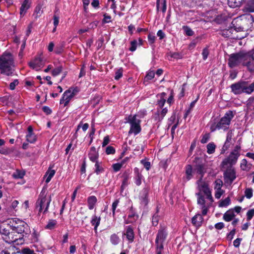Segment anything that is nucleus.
<instances>
[{"mask_svg": "<svg viewBox=\"0 0 254 254\" xmlns=\"http://www.w3.org/2000/svg\"><path fill=\"white\" fill-rule=\"evenodd\" d=\"M11 229V226L1 225L0 226V233L3 237L6 236Z\"/></svg>", "mask_w": 254, "mask_h": 254, "instance_id": "393cba45", "label": "nucleus"}, {"mask_svg": "<svg viewBox=\"0 0 254 254\" xmlns=\"http://www.w3.org/2000/svg\"><path fill=\"white\" fill-rule=\"evenodd\" d=\"M142 175L139 173H137L135 180V183L137 186H139L141 184Z\"/></svg>", "mask_w": 254, "mask_h": 254, "instance_id": "6e6d98bb", "label": "nucleus"}, {"mask_svg": "<svg viewBox=\"0 0 254 254\" xmlns=\"http://www.w3.org/2000/svg\"><path fill=\"white\" fill-rule=\"evenodd\" d=\"M197 184L198 185V189L199 190V192H203L205 194L210 191L208 184L206 182L202 181V179H199L197 181Z\"/></svg>", "mask_w": 254, "mask_h": 254, "instance_id": "a211bd4d", "label": "nucleus"}, {"mask_svg": "<svg viewBox=\"0 0 254 254\" xmlns=\"http://www.w3.org/2000/svg\"><path fill=\"white\" fill-rule=\"evenodd\" d=\"M45 62L41 56L35 57V59L28 63L29 66L36 71L40 70L44 65Z\"/></svg>", "mask_w": 254, "mask_h": 254, "instance_id": "9b49d317", "label": "nucleus"}, {"mask_svg": "<svg viewBox=\"0 0 254 254\" xmlns=\"http://www.w3.org/2000/svg\"><path fill=\"white\" fill-rule=\"evenodd\" d=\"M216 145L214 143H209L207 145V153L209 154H212L215 152Z\"/></svg>", "mask_w": 254, "mask_h": 254, "instance_id": "e433bc0d", "label": "nucleus"}, {"mask_svg": "<svg viewBox=\"0 0 254 254\" xmlns=\"http://www.w3.org/2000/svg\"><path fill=\"white\" fill-rule=\"evenodd\" d=\"M166 94L164 92L161 93L160 95V99L158 101V105L160 108H162L166 102V100L164 99L165 96Z\"/></svg>", "mask_w": 254, "mask_h": 254, "instance_id": "c9c22d12", "label": "nucleus"}, {"mask_svg": "<svg viewBox=\"0 0 254 254\" xmlns=\"http://www.w3.org/2000/svg\"><path fill=\"white\" fill-rule=\"evenodd\" d=\"M241 168L243 170H247L250 168L247 164V161L246 159H243L241 163Z\"/></svg>", "mask_w": 254, "mask_h": 254, "instance_id": "3c124183", "label": "nucleus"}, {"mask_svg": "<svg viewBox=\"0 0 254 254\" xmlns=\"http://www.w3.org/2000/svg\"><path fill=\"white\" fill-rule=\"evenodd\" d=\"M223 185V182L220 179H217L215 181L214 189L216 190H222L221 188Z\"/></svg>", "mask_w": 254, "mask_h": 254, "instance_id": "c03bdc74", "label": "nucleus"}, {"mask_svg": "<svg viewBox=\"0 0 254 254\" xmlns=\"http://www.w3.org/2000/svg\"><path fill=\"white\" fill-rule=\"evenodd\" d=\"M57 224V221L56 220L50 219L45 226V228L49 230H52L55 228Z\"/></svg>", "mask_w": 254, "mask_h": 254, "instance_id": "7c9ffc66", "label": "nucleus"}, {"mask_svg": "<svg viewBox=\"0 0 254 254\" xmlns=\"http://www.w3.org/2000/svg\"><path fill=\"white\" fill-rule=\"evenodd\" d=\"M209 138H210V134L208 133H205L203 135L200 141L202 143H203V144L205 143L208 141V140L209 139Z\"/></svg>", "mask_w": 254, "mask_h": 254, "instance_id": "13d9d810", "label": "nucleus"}, {"mask_svg": "<svg viewBox=\"0 0 254 254\" xmlns=\"http://www.w3.org/2000/svg\"><path fill=\"white\" fill-rule=\"evenodd\" d=\"M63 69V67L62 65H59V66L55 67L52 71V74L54 76H56L60 74V73L62 71Z\"/></svg>", "mask_w": 254, "mask_h": 254, "instance_id": "473e14b6", "label": "nucleus"}, {"mask_svg": "<svg viewBox=\"0 0 254 254\" xmlns=\"http://www.w3.org/2000/svg\"><path fill=\"white\" fill-rule=\"evenodd\" d=\"M160 8L163 12H165L167 8L166 0H162L161 1L157 0V9L158 10Z\"/></svg>", "mask_w": 254, "mask_h": 254, "instance_id": "cd10ccee", "label": "nucleus"}, {"mask_svg": "<svg viewBox=\"0 0 254 254\" xmlns=\"http://www.w3.org/2000/svg\"><path fill=\"white\" fill-rule=\"evenodd\" d=\"M103 168L100 166V163L97 161L95 162V172L97 174H99L103 172Z\"/></svg>", "mask_w": 254, "mask_h": 254, "instance_id": "a19ab883", "label": "nucleus"}, {"mask_svg": "<svg viewBox=\"0 0 254 254\" xmlns=\"http://www.w3.org/2000/svg\"><path fill=\"white\" fill-rule=\"evenodd\" d=\"M14 232H9L6 236L3 237V240L8 243H13L16 245H22L24 243L25 240L23 237H21V236H19L18 237L17 235H14Z\"/></svg>", "mask_w": 254, "mask_h": 254, "instance_id": "6e6552de", "label": "nucleus"}, {"mask_svg": "<svg viewBox=\"0 0 254 254\" xmlns=\"http://www.w3.org/2000/svg\"><path fill=\"white\" fill-rule=\"evenodd\" d=\"M234 116V115L233 112L232 111H229L217 124H214L211 125L210 127L211 131H214L216 129H223L225 130L228 129L230 122Z\"/></svg>", "mask_w": 254, "mask_h": 254, "instance_id": "7ed1b4c3", "label": "nucleus"}, {"mask_svg": "<svg viewBox=\"0 0 254 254\" xmlns=\"http://www.w3.org/2000/svg\"><path fill=\"white\" fill-rule=\"evenodd\" d=\"M235 216L234 210L230 209L224 214L223 219L225 221L229 222L232 220Z\"/></svg>", "mask_w": 254, "mask_h": 254, "instance_id": "b1692460", "label": "nucleus"}, {"mask_svg": "<svg viewBox=\"0 0 254 254\" xmlns=\"http://www.w3.org/2000/svg\"><path fill=\"white\" fill-rule=\"evenodd\" d=\"M97 201V198L94 195H91L87 198L88 207L91 210L94 208Z\"/></svg>", "mask_w": 254, "mask_h": 254, "instance_id": "412c9836", "label": "nucleus"}, {"mask_svg": "<svg viewBox=\"0 0 254 254\" xmlns=\"http://www.w3.org/2000/svg\"><path fill=\"white\" fill-rule=\"evenodd\" d=\"M246 52L241 51L238 53L232 54L229 55L228 59V65L233 68L243 64V61L246 56Z\"/></svg>", "mask_w": 254, "mask_h": 254, "instance_id": "0eeeda50", "label": "nucleus"}, {"mask_svg": "<svg viewBox=\"0 0 254 254\" xmlns=\"http://www.w3.org/2000/svg\"><path fill=\"white\" fill-rule=\"evenodd\" d=\"M26 139V141L30 143H34L37 141V136L33 132V127L31 126H29L27 128Z\"/></svg>", "mask_w": 254, "mask_h": 254, "instance_id": "2eb2a0df", "label": "nucleus"}, {"mask_svg": "<svg viewBox=\"0 0 254 254\" xmlns=\"http://www.w3.org/2000/svg\"><path fill=\"white\" fill-rule=\"evenodd\" d=\"M140 197L142 198V201L144 203V204H147V201H146V197L147 196V195H148V191L146 189H143L141 193H140Z\"/></svg>", "mask_w": 254, "mask_h": 254, "instance_id": "79ce46f5", "label": "nucleus"}, {"mask_svg": "<svg viewBox=\"0 0 254 254\" xmlns=\"http://www.w3.org/2000/svg\"><path fill=\"white\" fill-rule=\"evenodd\" d=\"M183 28L187 35L190 36L193 35V31L190 27L188 26H184Z\"/></svg>", "mask_w": 254, "mask_h": 254, "instance_id": "864d4df0", "label": "nucleus"}, {"mask_svg": "<svg viewBox=\"0 0 254 254\" xmlns=\"http://www.w3.org/2000/svg\"><path fill=\"white\" fill-rule=\"evenodd\" d=\"M89 158L93 162L97 161L98 154L97 152H89L88 154Z\"/></svg>", "mask_w": 254, "mask_h": 254, "instance_id": "f704fd0d", "label": "nucleus"}, {"mask_svg": "<svg viewBox=\"0 0 254 254\" xmlns=\"http://www.w3.org/2000/svg\"><path fill=\"white\" fill-rule=\"evenodd\" d=\"M130 44L131 46L129 48V50L132 52L134 51L136 49V41L135 40L132 41L131 42Z\"/></svg>", "mask_w": 254, "mask_h": 254, "instance_id": "0e129e2a", "label": "nucleus"}, {"mask_svg": "<svg viewBox=\"0 0 254 254\" xmlns=\"http://www.w3.org/2000/svg\"><path fill=\"white\" fill-rule=\"evenodd\" d=\"M68 90H70L71 93L72 94V96H74L77 94L80 91V89L78 87H70Z\"/></svg>", "mask_w": 254, "mask_h": 254, "instance_id": "603ef678", "label": "nucleus"}, {"mask_svg": "<svg viewBox=\"0 0 254 254\" xmlns=\"http://www.w3.org/2000/svg\"><path fill=\"white\" fill-rule=\"evenodd\" d=\"M12 231H15L18 234H20L21 237H27L30 232L28 225L22 220L17 219L15 220V224L11 226Z\"/></svg>", "mask_w": 254, "mask_h": 254, "instance_id": "423d86ee", "label": "nucleus"}, {"mask_svg": "<svg viewBox=\"0 0 254 254\" xmlns=\"http://www.w3.org/2000/svg\"><path fill=\"white\" fill-rule=\"evenodd\" d=\"M159 217L157 214H154L152 217V224L154 226H156L158 223Z\"/></svg>", "mask_w": 254, "mask_h": 254, "instance_id": "e2e57ef3", "label": "nucleus"}, {"mask_svg": "<svg viewBox=\"0 0 254 254\" xmlns=\"http://www.w3.org/2000/svg\"><path fill=\"white\" fill-rule=\"evenodd\" d=\"M253 189L252 188H247L245 190V195L248 198L250 199L253 196Z\"/></svg>", "mask_w": 254, "mask_h": 254, "instance_id": "a18cd8bd", "label": "nucleus"}, {"mask_svg": "<svg viewBox=\"0 0 254 254\" xmlns=\"http://www.w3.org/2000/svg\"><path fill=\"white\" fill-rule=\"evenodd\" d=\"M167 232L165 227H161L158 230L155 242L156 254H163L164 242L166 239Z\"/></svg>", "mask_w": 254, "mask_h": 254, "instance_id": "20e7f679", "label": "nucleus"}, {"mask_svg": "<svg viewBox=\"0 0 254 254\" xmlns=\"http://www.w3.org/2000/svg\"><path fill=\"white\" fill-rule=\"evenodd\" d=\"M247 106L250 110L254 109V95L249 98L247 101Z\"/></svg>", "mask_w": 254, "mask_h": 254, "instance_id": "72a5a7b5", "label": "nucleus"}, {"mask_svg": "<svg viewBox=\"0 0 254 254\" xmlns=\"http://www.w3.org/2000/svg\"><path fill=\"white\" fill-rule=\"evenodd\" d=\"M196 194L198 196V198H197L198 204L201 205L202 206H205V201L204 200V196L201 194L200 192H198Z\"/></svg>", "mask_w": 254, "mask_h": 254, "instance_id": "ea45409f", "label": "nucleus"}, {"mask_svg": "<svg viewBox=\"0 0 254 254\" xmlns=\"http://www.w3.org/2000/svg\"><path fill=\"white\" fill-rule=\"evenodd\" d=\"M155 73L153 71H149L144 78V81H148L149 80L153 79L154 77Z\"/></svg>", "mask_w": 254, "mask_h": 254, "instance_id": "09e8293b", "label": "nucleus"}, {"mask_svg": "<svg viewBox=\"0 0 254 254\" xmlns=\"http://www.w3.org/2000/svg\"><path fill=\"white\" fill-rule=\"evenodd\" d=\"M224 191L222 190H216L215 196L216 198L219 199L223 193Z\"/></svg>", "mask_w": 254, "mask_h": 254, "instance_id": "774afa93", "label": "nucleus"}, {"mask_svg": "<svg viewBox=\"0 0 254 254\" xmlns=\"http://www.w3.org/2000/svg\"><path fill=\"white\" fill-rule=\"evenodd\" d=\"M42 110L47 115H50L52 112V110L49 107L46 106L43 107Z\"/></svg>", "mask_w": 254, "mask_h": 254, "instance_id": "69168bd1", "label": "nucleus"}, {"mask_svg": "<svg viewBox=\"0 0 254 254\" xmlns=\"http://www.w3.org/2000/svg\"><path fill=\"white\" fill-rule=\"evenodd\" d=\"M186 175L188 181L192 178V168L190 165H188L186 167Z\"/></svg>", "mask_w": 254, "mask_h": 254, "instance_id": "c85d7f7f", "label": "nucleus"}, {"mask_svg": "<svg viewBox=\"0 0 254 254\" xmlns=\"http://www.w3.org/2000/svg\"><path fill=\"white\" fill-rule=\"evenodd\" d=\"M254 216V209L249 210L247 213V220H251Z\"/></svg>", "mask_w": 254, "mask_h": 254, "instance_id": "5fc2aeb1", "label": "nucleus"}, {"mask_svg": "<svg viewBox=\"0 0 254 254\" xmlns=\"http://www.w3.org/2000/svg\"><path fill=\"white\" fill-rule=\"evenodd\" d=\"M120 241L119 237L116 235H112V244L116 245Z\"/></svg>", "mask_w": 254, "mask_h": 254, "instance_id": "338daca9", "label": "nucleus"}, {"mask_svg": "<svg viewBox=\"0 0 254 254\" xmlns=\"http://www.w3.org/2000/svg\"><path fill=\"white\" fill-rule=\"evenodd\" d=\"M236 30H238L236 28H233V27H231L228 29L224 30L222 31V35L224 37L234 39H241L245 37L244 36H240L238 34H236Z\"/></svg>", "mask_w": 254, "mask_h": 254, "instance_id": "f8f14e48", "label": "nucleus"}, {"mask_svg": "<svg viewBox=\"0 0 254 254\" xmlns=\"http://www.w3.org/2000/svg\"><path fill=\"white\" fill-rule=\"evenodd\" d=\"M230 203V199L229 197L226 198L225 199L222 200L219 204V207H225L228 206Z\"/></svg>", "mask_w": 254, "mask_h": 254, "instance_id": "49530a36", "label": "nucleus"}, {"mask_svg": "<svg viewBox=\"0 0 254 254\" xmlns=\"http://www.w3.org/2000/svg\"><path fill=\"white\" fill-rule=\"evenodd\" d=\"M236 178L235 171L233 169H228L224 173V178L226 183L232 184Z\"/></svg>", "mask_w": 254, "mask_h": 254, "instance_id": "dca6fc26", "label": "nucleus"}, {"mask_svg": "<svg viewBox=\"0 0 254 254\" xmlns=\"http://www.w3.org/2000/svg\"><path fill=\"white\" fill-rule=\"evenodd\" d=\"M29 7L30 4L29 3V0H24L20 8V16H24Z\"/></svg>", "mask_w": 254, "mask_h": 254, "instance_id": "aec40b11", "label": "nucleus"}, {"mask_svg": "<svg viewBox=\"0 0 254 254\" xmlns=\"http://www.w3.org/2000/svg\"><path fill=\"white\" fill-rule=\"evenodd\" d=\"M55 173H56L55 170H50V169H48V170L46 172L47 177L46 179V182L47 183H49L51 180L52 178L53 177V176L55 174Z\"/></svg>", "mask_w": 254, "mask_h": 254, "instance_id": "2f4dec72", "label": "nucleus"}, {"mask_svg": "<svg viewBox=\"0 0 254 254\" xmlns=\"http://www.w3.org/2000/svg\"><path fill=\"white\" fill-rule=\"evenodd\" d=\"M194 171L200 175L199 179H202L205 173L204 164L201 162H196L194 166Z\"/></svg>", "mask_w": 254, "mask_h": 254, "instance_id": "f3484780", "label": "nucleus"}, {"mask_svg": "<svg viewBox=\"0 0 254 254\" xmlns=\"http://www.w3.org/2000/svg\"><path fill=\"white\" fill-rule=\"evenodd\" d=\"M167 112L168 110L166 108L163 109L160 113L158 111L157 113L154 115V118L155 120L158 121H161L166 115Z\"/></svg>", "mask_w": 254, "mask_h": 254, "instance_id": "5701e85b", "label": "nucleus"}, {"mask_svg": "<svg viewBox=\"0 0 254 254\" xmlns=\"http://www.w3.org/2000/svg\"><path fill=\"white\" fill-rule=\"evenodd\" d=\"M42 13V11L41 10V7L40 5H37L35 7L34 12L33 14V16H34L35 18L37 19L38 17H40Z\"/></svg>", "mask_w": 254, "mask_h": 254, "instance_id": "58836bf2", "label": "nucleus"}, {"mask_svg": "<svg viewBox=\"0 0 254 254\" xmlns=\"http://www.w3.org/2000/svg\"><path fill=\"white\" fill-rule=\"evenodd\" d=\"M141 163L144 166L147 170H149L150 168V163L145 160H142Z\"/></svg>", "mask_w": 254, "mask_h": 254, "instance_id": "052dcab7", "label": "nucleus"}, {"mask_svg": "<svg viewBox=\"0 0 254 254\" xmlns=\"http://www.w3.org/2000/svg\"><path fill=\"white\" fill-rule=\"evenodd\" d=\"M115 79L118 80L123 76V68L121 67L118 69H115Z\"/></svg>", "mask_w": 254, "mask_h": 254, "instance_id": "4c0bfd02", "label": "nucleus"}, {"mask_svg": "<svg viewBox=\"0 0 254 254\" xmlns=\"http://www.w3.org/2000/svg\"><path fill=\"white\" fill-rule=\"evenodd\" d=\"M232 139V133L228 132L227 134L226 140L223 147L224 150H226L231 145Z\"/></svg>", "mask_w": 254, "mask_h": 254, "instance_id": "4be33fe9", "label": "nucleus"}, {"mask_svg": "<svg viewBox=\"0 0 254 254\" xmlns=\"http://www.w3.org/2000/svg\"><path fill=\"white\" fill-rule=\"evenodd\" d=\"M72 94L70 92V90H66L62 98L60 99V103L61 104H64V107L67 106L70 100L73 97Z\"/></svg>", "mask_w": 254, "mask_h": 254, "instance_id": "4468645a", "label": "nucleus"}, {"mask_svg": "<svg viewBox=\"0 0 254 254\" xmlns=\"http://www.w3.org/2000/svg\"><path fill=\"white\" fill-rule=\"evenodd\" d=\"M126 235L127 240L129 242H132L133 241L134 235L133 229L131 227L129 226L127 227L126 231Z\"/></svg>", "mask_w": 254, "mask_h": 254, "instance_id": "a878e982", "label": "nucleus"}, {"mask_svg": "<svg viewBox=\"0 0 254 254\" xmlns=\"http://www.w3.org/2000/svg\"><path fill=\"white\" fill-rule=\"evenodd\" d=\"M86 167V159L84 158L83 161V162L82 163L81 168H80V172H81V174L85 173Z\"/></svg>", "mask_w": 254, "mask_h": 254, "instance_id": "bf43d9fd", "label": "nucleus"}, {"mask_svg": "<svg viewBox=\"0 0 254 254\" xmlns=\"http://www.w3.org/2000/svg\"><path fill=\"white\" fill-rule=\"evenodd\" d=\"M236 233V230L235 229H233L228 235L227 236V239L231 241L234 237V236L235 235Z\"/></svg>", "mask_w": 254, "mask_h": 254, "instance_id": "680f3d73", "label": "nucleus"}, {"mask_svg": "<svg viewBox=\"0 0 254 254\" xmlns=\"http://www.w3.org/2000/svg\"><path fill=\"white\" fill-rule=\"evenodd\" d=\"M125 160H122L120 163H118L113 164L112 167L113 168L114 170L116 172L119 171L122 167L123 165L125 164Z\"/></svg>", "mask_w": 254, "mask_h": 254, "instance_id": "37998d69", "label": "nucleus"}, {"mask_svg": "<svg viewBox=\"0 0 254 254\" xmlns=\"http://www.w3.org/2000/svg\"><path fill=\"white\" fill-rule=\"evenodd\" d=\"M203 218L200 214H196L191 219V223L196 227H200L202 223Z\"/></svg>", "mask_w": 254, "mask_h": 254, "instance_id": "6ab92c4d", "label": "nucleus"}, {"mask_svg": "<svg viewBox=\"0 0 254 254\" xmlns=\"http://www.w3.org/2000/svg\"><path fill=\"white\" fill-rule=\"evenodd\" d=\"M19 81L18 79H14L13 82L9 84V89L11 90L15 89V87L18 84Z\"/></svg>", "mask_w": 254, "mask_h": 254, "instance_id": "4d7b16f0", "label": "nucleus"}, {"mask_svg": "<svg viewBox=\"0 0 254 254\" xmlns=\"http://www.w3.org/2000/svg\"><path fill=\"white\" fill-rule=\"evenodd\" d=\"M232 92L235 95L245 93L250 94L254 91V82L250 83L248 81L241 80L231 84Z\"/></svg>", "mask_w": 254, "mask_h": 254, "instance_id": "f03ea898", "label": "nucleus"}, {"mask_svg": "<svg viewBox=\"0 0 254 254\" xmlns=\"http://www.w3.org/2000/svg\"><path fill=\"white\" fill-rule=\"evenodd\" d=\"M240 154H237L232 152L229 157L223 161L222 165L224 166L228 164L231 165L235 164Z\"/></svg>", "mask_w": 254, "mask_h": 254, "instance_id": "ddd939ff", "label": "nucleus"}, {"mask_svg": "<svg viewBox=\"0 0 254 254\" xmlns=\"http://www.w3.org/2000/svg\"><path fill=\"white\" fill-rule=\"evenodd\" d=\"M14 60L11 54L4 53L0 57V72L9 76L13 74Z\"/></svg>", "mask_w": 254, "mask_h": 254, "instance_id": "f257e3e1", "label": "nucleus"}, {"mask_svg": "<svg viewBox=\"0 0 254 254\" xmlns=\"http://www.w3.org/2000/svg\"><path fill=\"white\" fill-rule=\"evenodd\" d=\"M128 122L130 124L129 133H134L135 134H136L140 132L141 130L139 125L140 120L136 119V116H129Z\"/></svg>", "mask_w": 254, "mask_h": 254, "instance_id": "1a4fd4ad", "label": "nucleus"}, {"mask_svg": "<svg viewBox=\"0 0 254 254\" xmlns=\"http://www.w3.org/2000/svg\"><path fill=\"white\" fill-rule=\"evenodd\" d=\"M245 9L246 11L254 12V0H250L246 3Z\"/></svg>", "mask_w": 254, "mask_h": 254, "instance_id": "bb28decb", "label": "nucleus"}, {"mask_svg": "<svg viewBox=\"0 0 254 254\" xmlns=\"http://www.w3.org/2000/svg\"><path fill=\"white\" fill-rule=\"evenodd\" d=\"M39 234L37 232L34 230L33 232L31 235V240L32 243L37 242L38 241Z\"/></svg>", "mask_w": 254, "mask_h": 254, "instance_id": "de8ad7c7", "label": "nucleus"}, {"mask_svg": "<svg viewBox=\"0 0 254 254\" xmlns=\"http://www.w3.org/2000/svg\"><path fill=\"white\" fill-rule=\"evenodd\" d=\"M100 222V217H98L97 216L94 215L92 217L91 220V223L92 225L94 226V230H96L98 226H99Z\"/></svg>", "mask_w": 254, "mask_h": 254, "instance_id": "c756f323", "label": "nucleus"}, {"mask_svg": "<svg viewBox=\"0 0 254 254\" xmlns=\"http://www.w3.org/2000/svg\"><path fill=\"white\" fill-rule=\"evenodd\" d=\"M242 65L246 66L247 69L251 72H254V55L251 53H246Z\"/></svg>", "mask_w": 254, "mask_h": 254, "instance_id": "9d476101", "label": "nucleus"}, {"mask_svg": "<svg viewBox=\"0 0 254 254\" xmlns=\"http://www.w3.org/2000/svg\"><path fill=\"white\" fill-rule=\"evenodd\" d=\"M110 138L109 135L105 136L104 138L103 142L102 143V147H106L110 142Z\"/></svg>", "mask_w": 254, "mask_h": 254, "instance_id": "8fccbe9b", "label": "nucleus"}, {"mask_svg": "<svg viewBox=\"0 0 254 254\" xmlns=\"http://www.w3.org/2000/svg\"><path fill=\"white\" fill-rule=\"evenodd\" d=\"M51 201V196H50L49 199H47L46 198L45 191H44L43 190L40 192L35 204L36 207L38 208V213H41L43 209V213H46L48 211Z\"/></svg>", "mask_w": 254, "mask_h": 254, "instance_id": "39448f33", "label": "nucleus"}]
</instances>
